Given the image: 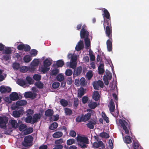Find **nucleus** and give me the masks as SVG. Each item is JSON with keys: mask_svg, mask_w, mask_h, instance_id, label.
<instances>
[{"mask_svg": "<svg viewBox=\"0 0 149 149\" xmlns=\"http://www.w3.org/2000/svg\"><path fill=\"white\" fill-rule=\"evenodd\" d=\"M76 138L78 145L79 147L83 149L88 147L89 141L87 137L84 136H81L78 135Z\"/></svg>", "mask_w": 149, "mask_h": 149, "instance_id": "f257e3e1", "label": "nucleus"}, {"mask_svg": "<svg viewBox=\"0 0 149 149\" xmlns=\"http://www.w3.org/2000/svg\"><path fill=\"white\" fill-rule=\"evenodd\" d=\"M119 123L121 127H122L123 130L125 131L126 134H129V132L130 133V135L132 136V128L131 125L129 122L128 123L124 120H119Z\"/></svg>", "mask_w": 149, "mask_h": 149, "instance_id": "f03ea898", "label": "nucleus"}, {"mask_svg": "<svg viewBox=\"0 0 149 149\" xmlns=\"http://www.w3.org/2000/svg\"><path fill=\"white\" fill-rule=\"evenodd\" d=\"M33 140V137L30 135L26 136L24 139V141L22 142V145L24 147H28L32 145Z\"/></svg>", "mask_w": 149, "mask_h": 149, "instance_id": "7ed1b4c3", "label": "nucleus"}, {"mask_svg": "<svg viewBox=\"0 0 149 149\" xmlns=\"http://www.w3.org/2000/svg\"><path fill=\"white\" fill-rule=\"evenodd\" d=\"M104 84L103 81L100 80L97 81H94L93 84V86L95 90H99V87L102 88L104 87Z\"/></svg>", "mask_w": 149, "mask_h": 149, "instance_id": "20e7f679", "label": "nucleus"}, {"mask_svg": "<svg viewBox=\"0 0 149 149\" xmlns=\"http://www.w3.org/2000/svg\"><path fill=\"white\" fill-rule=\"evenodd\" d=\"M93 148H98L100 149H103L105 148V146L102 141H98L95 142L93 144Z\"/></svg>", "mask_w": 149, "mask_h": 149, "instance_id": "39448f33", "label": "nucleus"}, {"mask_svg": "<svg viewBox=\"0 0 149 149\" xmlns=\"http://www.w3.org/2000/svg\"><path fill=\"white\" fill-rule=\"evenodd\" d=\"M8 119L6 117L0 116V127L1 128L5 129L6 127Z\"/></svg>", "mask_w": 149, "mask_h": 149, "instance_id": "423d86ee", "label": "nucleus"}, {"mask_svg": "<svg viewBox=\"0 0 149 149\" xmlns=\"http://www.w3.org/2000/svg\"><path fill=\"white\" fill-rule=\"evenodd\" d=\"M42 117V115L40 113L34 114L32 117V124L36 123Z\"/></svg>", "mask_w": 149, "mask_h": 149, "instance_id": "0eeeda50", "label": "nucleus"}, {"mask_svg": "<svg viewBox=\"0 0 149 149\" xmlns=\"http://www.w3.org/2000/svg\"><path fill=\"white\" fill-rule=\"evenodd\" d=\"M37 94L36 93L32 92L31 91L25 92L24 93V96L26 98H31L32 99L35 98L37 96Z\"/></svg>", "mask_w": 149, "mask_h": 149, "instance_id": "6e6552de", "label": "nucleus"}, {"mask_svg": "<svg viewBox=\"0 0 149 149\" xmlns=\"http://www.w3.org/2000/svg\"><path fill=\"white\" fill-rule=\"evenodd\" d=\"M82 68L81 66H79L76 69H74L73 73V77L74 78L75 77H77L80 75L82 71Z\"/></svg>", "mask_w": 149, "mask_h": 149, "instance_id": "1a4fd4ad", "label": "nucleus"}, {"mask_svg": "<svg viewBox=\"0 0 149 149\" xmlns=\"http://www.w3.org/2000/svg\"><path fill=\"white\" fill-rule=\"evenodd\" d=\"M89 33L85 29L82 28L80 32V36L81 38H88Z\"/></svg>", "mask_w": 149, "mask_h": 149, "instance_id": "9d476101", "label": "nucleus"}, {"mask_svg": "<svg viewBox=\"0 0 149 149\" xmlns=\"http://www.w3.org/2000/svg\"><path fill=\"white\" fill-rule=\"evenodd\" d=\"M109 39L107 40L106 42V45L108 51L109 52L112 51V37H109Z\"/></svg>", "mask_w": 149, "mask_h": 149, "instance_id": "9b49d317", "label": "nucleus"}, {"mask_svg": "<svg viewBox=\"0 0 149 149\" xmlns=\"http://www.w3.org/2000/svg\"><path fill=\"white\" fill-rule=\"evenodd\" d=\"M11 90V88L9 87L3 85L0 87V91L1 93H5L6 92L10 93Z\"/></svg>", "mask_w": 149, "mask_h": 149, "instance_id": "f8f14e48", "label": "nucleus"}, {"mask_svg": "<svg viewBox=\"0 0 149 149\" xmlns=\"http://www.w3.org/2000/svg\"><path fill=\"white\" fill-rule=\"evenodd\" d=\"M105 32L107 36L109 37H112V27L106 26L104 28Z\"/></svg>", "mask_w": 149, "mask_h": 149, "instance_id": "ddd939ff", "label": "nucleus"}, {"mask_svg": "<svg viewBox=\"0 0 149 149\" xmlns=\"http://www.w3.org/2000/svg\"><path fill=\"white\" fill-rule=\"evenodd\" d=\"M19 123H22V122L19 120L18 121V123L17 121L15 120H12L10 122V124L12 128H16L18 127L19 126Z\"/></svg>", "mask_w": 149, "mask_h": 149, "instance_id": "4468645a", "label": "nucleus"}, {"mask_svg": "<svg viewBox=\"0 0 149 149\" xmlns=\"http://www.w3.org/2000/svg\"><path fill=\"white\" fill-rule=\"evenodd\" d=\"M102 10L104 13L102 14L104 18H105L106 19H110V14L108 10L105 8H103Z\"/></svg>", "mask_w": 149, "mask_h": 149, "instance_id": "2eb2a0df", "label": "nucleus"}, {"mask_svg": "<svg viewBox=\"0 0 149 149\" xmlns=\"http://www.w3.org/2000/svg\"><path fill=\"white\" fill-rule=\"evenodd\" d=\"M10 100L13 101L17 100L19 99L18 94L15 92L12 93L10 95Z\"/></svg>", "mask_w": 149, "mask_h": 149, "instance_id": "dca6fc26", "label": "nucleus"}, {"mask_svg": "<svg viewBox=\"0 0 149 149\" xmlns=\"http://www.w3.org/2000/svg\"><path fill=\"white\" fill-rule=\"evenodd\" d=\"M84 48V44L83 41L80 40L78 42L75 47V49L77 51H79Z\"/></svg>", "mask_w": 149, "mask_h": 149, "instance_id": "f3484780", "label": "nucleus"}, {"mask_svg": "<svg viewBox=\"0 0 149 149\" xmlns=\"http://www.w3.org/2000/svg\"><path fill=\"white\" fill-rule=\"evenodd\" d=\"M86 89L83 87H81L78 91V97L81 98L86 93Z\"/></svg>", "mask_w": 149, "mask_h": 149, "instance_id": "a211bd4d", "label": "nucleus"}, {"mask_svg": "<svg viewBox=\"0 0 149 149\" xmlns=\"http://www.w3.org/2000/svg\"><path fill=\"white\" fill-rule=\"evenodd\" d=\"M115 106L114 102L112 99L110 100L109 103V109L110 112H113L115 110Z\"/></svg>", "mask_w": 149, "mask_h": 149, "instance_id": "6ab92c4d", "label": "nucleus"}, {"mask_svg": "<svg viewBox=\"0 0 149 149\" xmlns=\"http://www.w3.org/2000/svg\"><path fill=\"white\" fill-rule=\"evenodd\" d=\"M54 112L52 109H48L45 112V115L47 117H50V118L54 114Z\"/></svg>", "mask_w": 149, "mask_h": 149, "instance_id": "aec40b11", "label": "nucleus"}, {"mask_svg": "<svg viewBox=\"0 0 149 149\" xmlns=\"http://www.w3.org/2000/svg\"><path fill=\"white\" fill-rule=\"evenodd\" d=\"M103 26L104 28H106V27L107 26L109 27H112L111 26V19H106V20L104 19Z\"/></svg>", "mask_w": 149, "mask_h": 149, "instance_id": "412c9836", "label": "nucleus"}, {"mask_svg": "<svg viewBox=\"0 0 149 149\" xmlns=\"http://www.w3.org/2000/svg\"><path fill=\"white\" fill-rule=\"evenodd\" d=\"M104 64L103 63H101L98 67V70L99 74H101L104 72Z\"/></svg>", "mask_w": 149, "mask_h": 149, "instance_id": "4be33fe9", "label": "nucleus"}, {"mask_svg": "<svg viewBox=\"0 0 149 149\" xmlns=\"http://www.w3.org/2000/svg\"><path fill=\"white\" fill-rule=\"evenodd\" d=\"M91 114L90 113H88L85 114L84 115H82L83 122H86L90 118Z\"/></svg>", "mask_w": 149, "mask_h": 149, "instance_id": "5701e85b", "label": "nucleus"}, {"mask_svg": "<svg viewBox=\"0 0 149 149\" xmlns=\"http://www.w3.org/2000/svg\"><path fill=\"white\" fill-rule=\"evenodd\" d=\"M93 99L95 101H97L100 98V95L99 92L97 91H94L93 95Z\"/></svg>", "mask_w": 149, "mask_h": 149, "instance_id": "b1692460", "label": "nucleus"}, {"mask_svg": "<svg viewBox=\"0 0 149 149\" xmlns=\"http://www.w3.org/2000/svg\"><path fill=\"white\" fill-rule=\"evenodd\" d=\"M132 138L129 136H126L124 139V142L127 144H130L132 143L131 140Z\"/></svg>", "mask_w": 149, "mask_h": 149, "instance_id": "393cba45", "label": "nucleus"}, {"mask_svg": "<svg viewBox=\"0 0 149 149\" xmlns=\"http://www.w3.org/2000/svg\"><path fill=\"white\" fill-rule=\"evenodd\" d=\"M22 111L20 110L15 111L13 112V116L15 118H18L20 116L22 113Z\"/></svg>", "mask_w": 149, "mask_h": 149, "instance_id": "a878e982", "label": "nucleus"}, {"mask_svg": "<svg viewBox=\"0 0 149 149\" xmlns=\"http://www.w3.org/2000/svg\"><path fill=\"white\" fill-rule=\"evenodd\" d=\"M27 103V102L25 100L18 101L16 103V105L19 106L25 105Z\"/></svg>", "mask_w": 149, "mask_h": 149, "instance_id": "bb28decb", "label": "nucleus"}, {"mask_svg": "<svg viewBox=\"0 0 149 149\" xmlns=\"http://www.w3.org/2000/svg\"><path fill=\"white\" fill-rule=\"evenodd\" d=\"M64 111L65 115L67 116H70L72 113V110L68 108H65L64 109Z\"/></svg>", "mask_w": 149, "mask_h": 149, "instance_id": "cd10ccee", "label": "nucleus"}, {"mask_svg": "<svg viewBox=\"0 0 149 149\" xmlns=\"http://www.w3.org/2000/svg\"><path fill=\"white\" fill-rule=\"evenodd\" d=\"M32 59V56L29 55H26L23 58V60L25 63H28Z\"/></svg>", "mask_w": 149, "mask_h": 149, "instance_id": "c85d7f7f", "label": "nucleus"}, {"mask_svg": "<svg viewBox=\"0 0 149 149\" xmlns=\"http://www.w3.org/2000/svg\"><path fill=\"white\" fill-rule=\"evenodd\" d=\"M63 135V133L61 132H57L54 133L52 136L53 138H57L61 137Z\"/></svg>", "mask_w": 149, "mask_h": 149, "instance_id": "c756f323", "label": "nucleus"}, {"mask_svg": "<svg viewBox=\"0 0 149 149\" xmlns=\"http://www.w3.org/2000/svg\"><path fill=\"white\" fill-rule=\"evenodd\" d=\"M17 84L21 86H23L26 85V81L22 79H18L17 80Z\"/></svg>", "mask_w": 149, "mask_h": 149, "instance_id": "7c9ffc66", "label": "nucleus"}, {"mask_svg": "<svg viewBox=\"0 0 149 149\" xmlns=\"http://www.w3.org/2000/svg\"><path fill=\"white\" fill-rule=\"evenodd\" d=\"M52 64V62L48 59H46L44 61L43 65L45 67H48L50 66Z\"/></svg>", "mask_w": 149, "mask_h": 149, "instance_id": "2f4dec72", "label": "nucleus"}, {"mask_svg": "<svg viewBox=\"0 0 149 149\" xmlns=\"http://www.w3.org/2000/svg\"><path fill=\"white\" fill-rule=\"evenodd\" d=\"M87 81L83 77H81L80 79V85L81 86H85L87 84Z\"/></svg>", "mask_w": 149, "mask_h": 149, "instance_id": "473e14b6", "label": "nucleus"}, {"mask_svg": "<svg viewBox=\"0 0 149 149\" xmlns=\"http://www.w3.org/2000/svg\"><path fill=\"white\" fill-rule=\"evenodd\" d=\"M88 106L91 109H94L97 106L96 102H91L88 104Z\"/></svg>", "mask_w": 149, "mask_h": 149, "instance_id": "72a5a7b5", "label": "nucleus"}, {"mask_svg": "<svg viewBox=\"0 0 149 149\" xmlns=\"http://www.w3.org/2000/svg\"><path fill=\"white\" fill-rule=\"evenodd\" d=\"M133 147L134 149H142V148L137 141H134L133 143Z\"/></svg>", "mask_w": 149, "mask_h": 149, "instance_id": "f704fd0d", "label": "nucleus"}, {"mask_svg": "<svg viewBox=\"0 0 149 149\" xmlns=\"http://www.w3.org/2000/svg\"><path fill=\"white\" fill-rule=\"evenodd\" d=\"M58 126V123L56 122H54L52 123L49 127V129L52 130L56 129Z\"/></svg>", "mask_w": 149, "mask_h": 149, "instance_id": "c9c22d12", "label": "nucleus"}, {"mask_svg": "<svg viewBox=\"0 0 149 149\" xmlns=\"http://www.w3.org/2000/svg\"><path fill=\"white\" fill-rule=\"evenodd\" d=\"M33 129L32 127H29L26 129L24 131V133L25 135H27L32 133Z\"/></svg>", "mask_w": 149, "mask_h": 149, "instance_id": "e433bc0d", "label": "nucleus"}, {"mask_svg": "<svg viewBox=\"0 0 149 149\" xmlns=\"http://www.w3.org/2000/svg\"><path fill=\"white\" fill-rule=\"evenodd\" d=\"M99 136L102 138H108L109 137V134L106 132H102L100 134Z\"/></svg>", "mask_w": 149, "mask_h": 149, "instance_id": "4c0bfd02", "label": "nucleus"}, {"mask_svg": "<svg viewBox=\"0 0 149 149\" xmlns=\"http://www.w3.org/2000/svg\"><path fill=\"white\" fill-rule=\"evenodd\" d=\"M19 130L20 131H23L26 130L25 129L27 128V126L24 124H22L18 126Z\"/></svg>", "mask_w": 149, "mask_h": 149, "instance_id": "58836bf2", "label": "nucleus"}, {"mask_svg": "<svg viewBox=\"0 0 149 149\" xmlns=\"http://www.w3.org/2000/svg\"><path fill=\"white\" fill-rule=\"evenodd\" d=\"M87 127L91 129H93L94 128L95 123L92 121H90L86 124Z\"/></svg>", "mask_w": 149, "mask_h": 149, "instance_id": "ea45409f", "label": "nucleus"}, {"mask_svg": "<svg viewBox=\"0 0 149 149\" xmlns=\"http://www.w3.org/2000/svg\"><path fill=\"white\" fill-rule=\"evenodd\" d=\"M61 104L63 107H66L68 104V101L64 99H62L60 100Z\"/></svg>", "mask_w": 149, "mask_h": 149, "instance_id": "a19ab883", "label": "nucleus"}, {"mask_svg": "<svg viewBox=\"0 0 149 149\" xmlns=\"http://www.w3.org/2000/svg\"><path fill=\"white\" fill-rule=\"evenodd\" d=\"M64 65V61L61 60H58L56 62V65L58 67H62Z\"/></svg>", "mask_w": 149, "mask_h": 149, "instance_id": "79ce46f5", "label": "nucleus"}, {"mask_svg": "<svg viewBox=\"0 0 149 149\" xmlns=\"http://www.w3.org/2000/svg\"><path fill=\"white\" fill-rule=\"evenodd\" d=\"M35 85L39 89H42L43 88V84L41 81H38L36 82Z\"/></svg>", "mask_w": 149, "mask_h": 149, "instance_id": "37998d69", "label": "nucleus"}, {"mask_svg": "<svg viewBox=\"0 0 149 149\" xmlns=\"http://www.w3.org/2000/svg\"><path fill=\"white\" fill-rule=\"evenodd\" d=\"M75 140L74 139H70L68 140L66 142V144L68 145H71L74 143Z\"/></svg>", "mask_w": 149, "mask_h": 149, "instance_id": "c03bdc74", "label": "nucleus"}, {"mask_svg": "<svg viewBox=\"0 0 149 149\" xmlns=\"http://www.w3.org/2000/svg\"><path fill=\"white\" fill-rule=\"evenodd\" d=\"M84 42L86 47L88 48L90 45V41L89 38H85Z\"/></svg>", "mask_w": 149, "mask_h": 149, "instance_id": "a18cd8bd", "label": "nucleus"}, {"mask_svg": "<svg viewBox=\"0 0 149 149\" xmlns=\"http://www.w3.org/2000/svg\"><path fill=\"white\" fill-rule=\"evenodd\" d=\"M87 78L88 80H90L93 76V74L92 71H88L86 74Z\"/></svg>", "mask_w": 149, "mask_h": 149, "instance_id": "49530a36", "label": "nucleus"}, {"mask_svg": "<svg viewBox=\"0 0 149 149\" xmlns=\"http://www.w3.org/2000/svg\"><path fill=\"white\" fill-rule=\"evenodd\" d=\"M32 117L31 116H27L26 118V122L27 123H31L32 124Z\"/></svg>", "mask_w": 149, "mask_h": 149, "instance_id": "de8ad7c7", "label": "nucleus"}, {"mask_svg": "<svg viewBox=\"0 0 149 149\" xmlns=\"http://www.w3.org/2000/svg\"><path fill=\"white\" fill-rule=\"evenodd\" d=\"M56 79L57 81L61 82L64 80V76L62 74H59L57 76Z\"/></svg>", "mask_w": 149, "mask_h": 149, "instance_id": "09e8293b", "label": "nucleus"}, {"mask_svg": "<svg viewBox=\"0 0 149 149\" xmlns=\"http://www.w3.org/2000/svg\"><path fill=\"white\" fill-rule=\"evenodd\" d=\"M13 67L14 70H18L20 68V65L18 63H14L13 64Z\"/></svg>", "mask_w": 149, "mask_h": 149, "instance_id": "8fccbe9b", "label": "nucleus"}, {"mask_svg": "<svg viewBox=\"0 0 149 149\" xmlns=\"http://www.w3.org/2000/svg\"><path fill=\"white\" fill-rule=\"evenodd\" d=\"M26 80L27 81L28 84H33V81L31 77L29 76H27L26 78Z\"/></svg>", "mask_w": 149, "mask_h": 149, "instance_id": "3c124183", "label": "nucleus"}, {"mask_svg": "<svg viewBox=\"0 0 149 149\" xmlns=\"http://www.w3.org/2000/svg\"><path fill=\"white\" fill-rule=\"evenodd\" d=\"M79 104V100L77 98H74V100L73 106L75 108H77Z\"/></svg>", "mask_w": 149, "mask_h": 149, "instance_id": "603ef678", "label": "nucleus"}, {"mask_svg": "<svg viewBox=\"0 0 149 149\" xmlns=\"http://www.w3.org/2000/svg\"><path fill=\"white\" fill-rule=\"evenodd\" d=\"M31 63L33 66H38L39 64V61L38 59H34L33 60Z\"/></svg>", "mask_w": 149, "mask_h": 149, "instance_id": "864d4df0", "label": "nucleus"}, {"mask_svg": "<svg viewBox=\"0 0 149 149\" xmlns=\"http://www.w3.org/2000/svg\"><path fill=\"white\" fill-rule=\"evenodd\" d=\"M60 86V83L58 82H54L52 84L53 88L54 89L58 88Z\"/></svg>", "mask_w": 149, "mask_h": 149, "instance_id": "5fc2aeb1", "label": "nucleus"}, {"mask_svg": "<svg viewBox=\"0 0 149 149\" xmlns=\"http://www.w3.org/2000/svg\"><path fill=\"white\" fill-rule=\"evenodd\" d=\"M72 70L70 69H67L65 72V74L67 76H70L72 74Z\"/></svg>", "mask_w": 149, "mask_h": 149, "instance_id": "6e6d98bb", "label": "nucleus"}, {"mask_svg": "<svg viewBox=\"0 0 149 149\" xmlns=\"http://www.w3.org/2000/svg\"><path fill=\"white\" fill-rule=\"evenodd\" d=\"M33 79L36 81H39L41 79V76L38 74H35L33 75Z\"/></svg>", "mask_w": 149, "mask_h": 149, "instance_id": "4d7b16f0", "label": "nucleus"}, {"mask_svg": "<svg viewBox=\"0 0 149 149\" xmlns=\"http://www.w3.org/2000/svg\"><path fill=\"white\" fill-rule=\"evenodd\" d=\"M63 140L62 139H60L56 140L55 142V143L56 145H61V144L63 143Z\"/></svg>", "mask_w": 149, "mask_h": 149, "instance_id": "13d9d810", "label": "nucleus"}, {"mask_svg": "<svg viewBox=\"0 0 149 149\" xmlns=\"http://www.w3.org/2000/svg\"><path fill=\"white\" fill-rule=\"evenodd\" d=\"M106 74L105 77H107L109 80L111 79L112 77L111 74L109 71H106Z\"/></svg>", "mask_w": 149, "mask_h": 149, "instance_id": "bf43d9fd", "label": "nucleus"}, {"mask_svg": "<svg viewBox=\"0 0 149 149\" xmlns=\"http://www.w3.org/2000/svg\"><path fill=\"white\" fill-rule=\"evenodd\" d=\"M113 143L111 140L110 139L109 141V146L108 147V149H113Z\"/></svg>", "mask_w": 149, "mask_h": 149, "instance_id": "052dcab7", "label": "nucleus"}, {"mask_svg": "<svg viewBox=\"0 0 149 149\" xmlns=\"http://www.w3.org/2000/svg\"><path fill=\"white\" fill-rule=\"evenodd\" d=\"M24 50L25 52H28L31 49V47L28 45H24Z\"/></svg>", "mask_w": 149, "mask_h": 149, "instance_id": "680f3d73", "label": "nucleus"}, {"mask_svg": "<svg viewBox=\"0 0 149 149\" xmlns=\"http://www.w3.org/2000/svg\"><path fill=\"white\" fill-rule=\"evenodd\" d=\"M38 52L35 49H32L31 51V55L35 56H36Z\"/></svg>", "mask_w": 149, "mask_h": 149, "instance_id": "e2e57ef3", "label": "nucleus"}, {"mask_svg": "<svg viewBox=\"0 0 149 149\" xmlns=\"http://www.w3.org/2000/svg\"><path fill=\"white\" fill-rule=\"evenodd\" d=\"M77 66V63L75 62H71L70 64V68L75 69Z\"/></svg>", "mask_w": 149, "mask_h": 149, "instance_id": "0e129e2a", "label": "nucleus"}, {"mask_svg": "<svg viewBox=\"0 0 149 149\" xmlns=\"http://www.w3.org/2000/svg\"><path fill=\"white\" fill-rule=\"evenodd\" d=\"M64 147L65 149H77V147L74 145L70 146L69 148L65 145Z\"/></svg>", "mask_w": 149, "mask_h": 149, "instance_id": "69168bd1", "label": "nucleus"}, {"mask_svg": "<svg viewBox=\"0 0 149 149\" xmlns=\"http://www.w3.org/2000/svg\"><path fill=\"white\" fill-rule=\"evenodd\" d=\"M109 79L107 78V77H105L104 76L103 77V80L104 82V84L106 85H108L109 84Z\"/></svg>", "mask_w": 149, "mask_h": 149, "instance_id": "338daca9", "label": "nucleus"}, {"mask_svg": "<svg viewBox=\"0 0 149 149\" xmlns=\"http://www.w3.org/2000/svg\"><path fill=\"white\" fill-rule=\"evenodd\" d=\"M20 71L22 72H25L27 71V67L26 66H22L20 67Z\"/></svg>", "mask_w": 149, "mask_h": 149, "instance_id": "774afa93", "label": "nucleus"}]
</instances>
